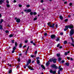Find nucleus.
I'll return each mask as SVG.
<instances>
[{
    "label": "nucleus",
    "instance_id": "25",
    "mask_svg": "<svg viewBox=\"0 0 74 74\" xmlns=\"http://www.w3.org/2000/svg\"><path fill=\"white\" fill-rule=\"evenodd\" d=\"M60 53L57 54V57H60Z\"/></svg>",
    "mask_w": 74,
    "mask_h": 74
},
{
    "label": "nucleus",
    "instance_id": "45",
    "mask_svg": "<svg viewBox=\"0 0 74 74\" xmlns=\"http://www.w3.org/2000/svg\"><path fill=\"white\" fill-rule=\"evenodd\" d=\"M11 41L12 43L14 44V40H12Z\"/></svg>",
    "mask_w": 74,
    "mask_h": 74
},
{
    "label": "nucleus",
    "instance_id": "1",
    "mask_svg": "<svg viewBox=\"0 0 74 74\" xmlns=\"http://www.w3.org/2000/svg\"><path fill=\"white\" fill-rule=\"evenodd\" d=\"M51 66L52 68H54L55 69H58V68L59 70V69H60L62 67V66L60 65L58 68V67L55 64H53L52 65H51Z\"/></svg>",
    "mask_w": 74,
    "mask_h": 74
},
{
    "label": "nucleus",
    "instance_id": "10",
    "mask_svg": "<svg viewBox=\"0 0 74 74\" xmlns=\"http://www.w3.org/2000/svg\"><path fill=\"white\" fill-rule=\"evenodd\" d=\"M49 71L50 73H52L53 74H56V71H53V70H50Z\"/></svg>",
    "mask_w": 74,
    "mask_h": 74
},
{
    "label": "nucleus",
    "instance_id": "4",
    "mask_svg": "<svg viewBox=\"0 0 74 74\" xmlns=\"http://www.w3.org/2000/svg\"><path fill=\"white\" fill-rule=\"evenodd\" d=\"M24 12H25L26 13H28L29 12H32V10L30 9H28V10H25Z\"/></svg>",
    "mask_w": 74,
    "mask_h": 74
},
{
    "label": "nucleus",
    "instance_id": "9",
    "mask_svg": "<svg viewBox=\"0 0 74 74\" xmlns=\"http://www.w3.org/2000/svg\"><path fill=\"white\" fill-rule=\"evenodd\" d=\"M69 29H73L74 28V25L72 24H70L69 25Z\"/></svg>",
    "mask_w": 74,
    "mask_h": 74
},
{
    "label": "nucleus",
    "instance_id": "56",
    "mask_svg": "<svg viewBox=\"0 0 74 74\" xmlns=\"http://www.w3.org/2000/svg\"><path fill=\"white\" fill-rule=\"evenodd\" d=\"M39 59H40V57H38L36 58V59L37 60H38Z\"/></svg>",
    "mask_w": 74,
    "mask_h": 74
},
{
    "label": "nucleus",
    "instance_id": "42",
    "mask_svg": "<svg viewBox=\"0 0 74 74\" xmlns=\"http://www.w3.org/2000/svg\"><path fill=\"white\" fill-rule=\"evenodd\" d=\"M31 58H33L34 57V56L33 55H32L31 56Z\"/></svg>",
    "mask_w": 74,
    "mask_h": 74
},
{
    "label": "nucleus",
    "instance_id": "26",
    "mask_svg": "<svg viewBox=\"0 0 74 74\" xmlns=\"http://www.w3.org/2000/svg\"><path fill=\"white\" fill-rule=\"evenodd\" d=\"M59 40H60V39H59V37L57 38V39H56V41H59Z\"/></svg>",
    "mask_w": 74,
    "mask_h": 74
},
{
    "label": "nucleus",
    "instance_id": "2",
    "mask_svg": "<svg viewBox=\"0 0 74 74\" xmlns=\"http://www.w3.org/2000/svg\"><path fill=\"white\" fill-rule=\"evenodd\" d=\"M50 62H53V63H56V60H57V59L56 58H50L49 59Z\"/></svg>",
    "mask_w": 74,
    "mask_h": 74
},
{
    "label": "nucleus",
    "instance_id": "58",
    "mask_svg": "<svg viewBox=\"0 0 74 74\" xmlns=\"http://www.w3.org/2000/svg\"><path fill=\"white\" fill-rule=\"evenodd\" d=\"M61 62L62 63H63L64 62V60H62L61 61Z\"/></svg>",
    "mask_w": 74,
    "mask_h": 74
},
{
    "label": "nucleus",
    "instance_id": "43",
    "mask_svg": "<svg viewBox=\"0 0 74 74\" xmlns=\"http://www.w3.org/2000/svg\"><path fill=\"white\" fill-rule=\"evenodd\" d=\"M40 2L42 3H44V0H41Z\"/></svg>",
    "mask_w": 74,
    "mask_h": 74
},
{
    "label": "nucleus",
    "instance_id": "51",
    "mask_svg": "<svg viewBox=\"0 0 74 74\" xmlns=\"http://www.w3.org/2000/svg\"><path fill=\"white\" fill-rule=\"evenodd\" d=\"M44 36H47V33H45L44 34Z\"/></svg>",
    "mask_w": 74,
    "mask_h": 74
},
{
    "label": "nucleus",
    "instance_id": "24",
    "mask_svg": "<svg viewBox=\"0 0 74 74\" xmlns=\"http://www.w3.org/2000/svg\"><path fill=\"white\" fill-rule=\"evenodd\" d=\"M15 47H17V46H18V43H17V42H16L15 43Z\"/></svg>",
    "mask_w": 74,
    "mask_h": 74
},
{
    "label": "nucleus",
    "instance_id": "34",
    "mask_svg": "<svg viewBox=\"0 0 74 74\" xmlns=\"http://www.w3.org/2000/svg\"><path fill=\"white\" fill-rule=\"evenodd\" d=\"M27 42H28V40H25L24 41L25 43L26 44H27Z\"/></svg>",
    "mask_w": 74,
    "mask_h": 74
},
{
    "label": "nucleus",
    "instance_id": "35",
    "mask_svg": "<svg viewBox=\"0 0 74 74\" xmlns=\"http://www.w3.org/2000/svg\"><path fill=\"white\" fill-rule=\"evenodd\" d=\"M64 22H67V21H68V19L66 18V19H65L64 20Z\"/></svg>",
    "mask_w": 74,
    "mask_h": 74
},
{
    "label": "nucleus",
    "instance_id": "62",
    "mask_svg": "<svg viewBox=\"0 0 74 74\" xmlns=\"http://www.w3.org/2000/svg\"><path fill=\"white\" fill-rule=\"evenodd\" d=\"M67 59H70V57H67Z\"/></svg>",
    "mask_w": 74,
    "mask_h": 74
},
{
    "label": "nucleus",
    "instance_id": "31",
    "mask_svg": "<svg viewBox=\"0 0 74 74\" xmlns=\"http://www.w3.org/2000/svg\"><path fill=\"white\" fill-rule=\"evenodd\" d=\"M71 38V40H72V42L73 43L74 42V39H73V37H72Z\"/></svg>",
    "mask_w": 74,
    "mask_h": 74
},
{
    "label": "nucleus",
    "instance_id": "23",
    "mask_svg": "<svg viewBox=\"0 0 74 74\" xmlns=\"http://www.w3.org/2000/svg\"><path fill=\"white\" fill-rule=\"evenodd\" d=\"M12 70H10L8 71L9 74H11V73H12Z\"/></svg>",
    "mask_w": 74,
    "mask_h": 74
},
{
    "label": "nucleus",
    "instance_id": "21",
    "mask_svg": "<svg viewBox=\"0 0 74 74\" xmlns=\"http://www.w3.org/2000/svg\"><path fill=\"white\" fill-rule=\"evenodd\" d=\"M6 7H8V8H10V4H6Z\"/></svg>",
    "mask_w": 74,
    "mask_h": 74
},
{
    "label": "nucleus",
    "instance_id": "49",
    "mask_svg": "<svg viewBox=\"0 0 74 74\" xmlns=\"http://www.w3.org/2000/svg\"><path fill=\"white\" fill-rule=\"evenodd\" d=\"M60 35H61V36H62L63 35V32H61L60 33Z\"/></svg>",
    "mask_w": 74,
    "mask_h": 74
},
{
    "label": "nucleus",
    "instance_id": "61",
    "mask_svg": "<svg viewBox=\"0 0 74 74\" xmlns=\"http://www.w3.org/2000/svg\"><path fill=\"white\" fill-rule=\"evenodd\" d=\"M71 17V15H68V18H70Z\"/></svg>",
    "mask_w": 74,
    "mask_h": 74
},
{
    "label": "nucleus",
    "instance_id": "22",
    "mask_svg": "<svg viewBox=\"0 0 74 74\" xmlns=\"http://www.w3.org/2000/svg\"><path fill=\"white\" fill-rule=\"evenodd\" d=\"M3 26L1 25H0V30H3Z\"/></svg>",
    "mask_w": 74,
    "mask_h": 74
},
{
    "label": "nucleus",
    "instance_id": "16",
    "mask_svg": "<svg viewBox=\"0 0 74 74\" xmlns=\"http://www.w3.org/2000/svg\"><path fill=\"white\" fill-rule=\"evenodd\" d=\"M22 43H20L19 45V48H21L22 47Z\"/></svg>",
    "mask_w": 74,
    "mask_h": 74
},
{
    "label": "nucleus",
    "instance_id": "33",
    "mask_svg": "<svg viewBox=\"0 0 74 74\" xmlns=\"http://www.w3.org/2000/svg\"><path fill=\"white\" fill-rule=\"evenodd\" d=\"M13 35L12 34H11L9 35V37H12Z\"/></svg>",
    "mask_w": 74,
    "mask_h": 74
},
{
    "label": "nucleus",
    "instance_id": "64",
    "mask_svg": "<svg viewBox=\"0 0 74 74\" xmlns=\"http://www.w3.org/2000/svg\"><path fill=\"white\" fill-rule=\"evenodd\" d=\"M71 45H72V46H73V47L74 46V44H73V43H72V44H71Z\"/></svg>",
    "mask_w": 74,
    "mask_h": 74
},
{
    "label": "nucleus",
    "instance_id": "55",
    "mask_svg": "<svg viewBox=\"0 0 74 74\" xmlns=\"http://www.w3.org/2000/svg\"><path fill=\"white\" fill-rule=\"evenodd\" d=\"M29 46H28L27 48V49L26 51H28V50H29Z\"/></svg>",
    "mask_w": 74,
    "mask_h": 74
},
{
    "label": "nucleus",
    "instance_id": "20",
    "mask_svg": "<svg viewBox=\"0 0 74 74\" xmlns=\"http://www.w3.org/2000/svg\"><path fill=\"white\" fill-rule=\"evenodd\" d=\"M65 64L67 66H69L70 65V64H69V63L68 62H66L65 63Z\"/></svg>",
    "mask_w": 74,
    "mask_h": 74
},
{
    "label": "nucleus",
    "instance_id": "11",
    "mask_svg": "<svg viewBox=\"0 0 74 74\" xmlns=\"http://www.w3.org/2000/svg\"><path fill=\"white\" fill-rule=\"evenodd\" d=\"M28 68L29 69V70H34V69H33L32 66H27Z\"/></svg>",
    "mask_w": 74,
    "mask_h": 74
},
{
    "label": "nucleus",
    "instance_id": "15",
    "mask_svg": "<svg viewBox=\"0 0 74 74\" xmlns=\"http://www.w3.org/2000/svg\"><path fill=\"white\" fill-rule=\"evenodd\" d=\"M41 67L43 69H44V70H45V66H44V65H41Z\"/></svg>",
    "mask_w": 74,
    "mask_h": 74
},
{
    "label": "nucleus",
    "instance_id": "41",
    "mask_svg": "<svg viewBox=\"0 0 74 74\" xmlns=\"http://www.w3.org/2000/svg\"><path fill=\"white\" fill-rule=\"evenodd\" d=\"M37 51L36 50L35 52V53L34 54L35 55H36V54H37Z\"/></svg>",
    "mask_w": 74,
    "mask_h": 74
},
{
    "label": "nucleus",
    "instance_id": "3",
    "mask_svg": "<svg viewBox=\"0 0 74 74\" xmlns=\"http://www.w3.org/2000/svg\"><path fill=\"white\" fill-rule=\"evenodd\" d=\"M47 25L48 26H49L50 27H52L53 29L55 27V23H53L52 25L51 26V22L47 23Z\"/></svg>",
    "mask_w": 74,
    "mask_h": 74
},
{
    "label": "nucleus",
    "instance_id": "29",
    "mask_svg": "<svg viewBox=\"0 0 74 74\" xmlns=\"http://www.w3.org/2000/svg\"><path fill=\"white\" fill-rule=\"evenodd\" d=\"M67 43V41L65 40L64 42V44H66Z\"/></svg>",
    "mask_w": 74,
    "mask_h": 74
},
{
    "label": "nucleus",
    "instance_id": "44",
    "mask_svg": "<svg viewBox=\"0 0 74 74\" xmlns=\"http://www.w3.org/2000/svg\"><path fill=\"white\" fill-rule=\"evenodd\" d=\"M18 6L19 7H22V5L21 4H19Z\"/></svg>",
    "mask_w": 74,
    "mask_h": 74
},
{
    "label": "nucleus",
    "instance_id": "27",
    "mask_svg": "<svg viewBox=\"0 0 74 74\" xmlns=\"http://www.w3.org/2000/svg\"><path fill=\"white\" fill-rule=\"evenodd\" d=\"M61 60H62V58H61L59 57L58 59V61L59 62V61H60Z\"/></svg>",
    "mask_w": 74,
    "mask_h": 74
},
{
    "label": "nucleus",
    "instance_id": "60",
    "mask_svg": "<svg viewBox=\"0 0 74 74\" xmlns=\"http://www.w3.org/2000/svg\"><path fill=\"white\" fill-rule=\"evenodd\" d=\"M59 48L60 49H62V46H60Z\"/></svg>",
    "mask_w": 74,
    "mask_h": 74
},
{
    "label": "nucleus",
    "instance_id": "32",
    "mask_svg": "<svg viewBox=\"0 0 74 74\" xmlns=\"http://www.w3.org/2000/svg\"><path fill=\"white\" fill-rule=\"evenodd\" d=\"M17 47H13V50H14L15 51V50H16V48Z\"/></svg>",
    "mask_w": 74,
    "mask_h": 74
},
{
    "label": "nucleus",
    "instance_id": "52",
    "mask_svg": "<svg viewBox=\"0 0 74 74\" xmlns=\"http://www.w3.org/2000/svg\"><path fill=\"white\" fill-rule=\"evenodd\" d=\"M59 46H60V44H58L57 45V47H59Z\"/></svg>",
    "mask_w": 74,
    "mask_h": 74
},
{
    "label": "nucleus",
    "instance_id": "36",
    "mask_svg": "<svg viewBox=\"0 0 74 74\" xmlns=\"http://www.w3.org/2000/svg\"><path fill=\"white\" fill-rule=\"evenodd\" d=\"M37 19V18L35 17L34 18V21H36Z\"/></svg>",
    "mask_w": 74,
    "mask_h": 74
},
{
    "label": "nucleus",
    "instance_id": "8",
    "mask_svg": "<svg viewBox=\"0 0 74 74\" xmlns=\"http://www.w3.org/2000/svg\"><path fill=\"white\" fill-rule=\"evenodd\" d=\"M30 15L31 16H32L33 15H37V12H30Z\"/></svg>",
    "mask_w": 74,
    "mask_h": 74
},
{
    "label": "nucleus",
    "instance_id": "38",
    "mask_svg": "<svg viewBox=\"0 0 74 74\" xmlns=\"http://www.w3.org/2000/svg\"><path fill=\"white\" fill-rule=\"evenodd\" d=\"M26 7L27 8H29V7H30V5H26Z\"/></svg>",
    "mask_w": 74,
    "mask_h": 74
},
{
    "label": "nucleus",
    "instance_id": "5",
    "mask_svg": "<svg viewBox=\"0 0 74 74\" xmlns=\"http://www.w3.org/2000/svg\"><path fill=\"white\" fill-rule=\"evenodd\" d=\"M31 63V59H29V60L28 61L27 63V64L25 65V66L27 67V66H29V64H30Z\"/></svg>",
    "mask_w": 74,
    "mask_h": 74
},
{
    "label": "nucleus",
    "instance_id": "54",
    "mask_svg": "<svg viewBox=\"0 0 74 74\" xmlns=\"http://www.w3.org/2000/svg\"><path fill=\"white\" fill-rule=\"evenodd\" d=\"M58 26V25H57V24H56V28H57Z\"/></svg>",
    "mask_w": 74,
    "mask_h": 74
},
{
    "label": "nucleus",
    "instance_id": "47",
    "mask_svg": "<svg viewBox=\"0 0 74 74\" xmlns=\"http://www.w3.org/2000/svg\"><path fill=\"white\" fill-rule=\"evenodd\" d=\"M14 52H15V50H13L12 51V53H14Z\"/></svg>",
    "mask_w": 74,
    "mask_h": 74
},
{
    "label": "nucleus",
    "instance_id": "63",
    "mask_svg": "<svg viewBox=\"0 0 74 74\" xmlns=\"http://www.w3.org/2000/svg\"><path fill=\"white\" fill-rule=\"evenodd\" d=\"M30 42H31V44H33V41H30Z\"/></svg>",
    "mask_w": 74,
    "mask_h": 74
},
{
    "label": "nucleus",
    "instance_id": "19",
    "mask_svg": "<svg viewBox=\"0 0 74 74\" xmlns=\"http://www.w3.org/2000/svg\"><path fill=\"white\" fill-rule=\"evenodd\" d=\"M63 17V16H59L60 19L61 20H62Z\"/></svg>",
    "mask_w": 74,
    "mask_h": 74
},
{
    "label": "nucleus",
    "instance_id": "53",
    "mask_svg": "<svg viewBox=\"0 0 74 74\" xmlns=\"http://www.w3.org/2000/svg\"><path fill=\"white\" fill-rule=\"evenodd\" d=\"M67 30V29L66 28L64 29V31H66Z\"/></svg>",
    "mask_w": 74,
    "mask_h": 74
},
{
    "label": "nucleus",
    "instance_id": "50",
    "mask_svg": "<svg viewBox=\"0 0 74 74\" xmlns=\"http://www.w3.org/2000/svg\"><path fill=\"white\" fill-rule=\"evenodd\" d=\"M67 54H68V53L67 52H65L64 53L65 55H67Z\"/></svg>",
    "mask_w": 74,
    "mask_h": 74
},
{
    "label": "nucleus",
    "instance_id": "30",
    "mask_svg": "<svg viewBox=\"0 0 74 74\" xmlns=\"http://www.w3.org/2000/svg\"><path fill=\"white\" fill-rule=\"evenodd\" d=\"M18 61L19 62H20L21 61V59H20V57H19V58H18Z\"/></svg>",
    "mask_w": 74,
    "mask_h": 74
},
{
    "label": "nucleus",
    "instance_id": "48",
    "mask_svg": "<svg viewBox=\"0 0 74 74\" xmlns=\"http://www.w3.org/2000/svg\"><path fill=\"white\" fill-rule=\"evenodd\" d=\"M60 71L59 70L58 72V74H60Z\"/></svg>",
    "mask_w": 74,
    "mask_h": 74
},
{
    "label": "nucleus",
    "instance_id": "28",
    "mask_svg": "<svg viewBox=\"0 0 74 74\" xmlns=\"http://www.w3.org/2000/svg\"><path fill=\"white\" fill-rule=\"evenodd\" d=\"M59 69H60L59 70L60 71H62V70H63V69L62 68H60Z\"/></svg>",
    "mask_w": 74,
    "mask_h": 74
},
{
    "label": "nucleus",
    "instance_id": "40",
    "mask_svg": "<svg viewBox=\"0 0 74 74\" xmlns=\"http://www.w3.org/2000/svg\"><path fill=\"white\" fill-rule=\"evenodd\" d=\"M6 2L8 4H9V1H8V0H7L6 1Z\"/></svg>",
    "mask_w": 74,
    "mask_h": 74
},
{
    "label": "nucleus",
    "instance_id": "12",
    "mask_svg": "<svg viewBox=\"0 0 74 74\" xmlns=\"http://www.w3.org/2000/svg\"><path fill=\"white\" fill-rule=\"evenodd\" d=\"M49 62H50V60H49V61H48L47 62L46 64V65L47 67H48V66H49Z\"/></svg>",
    "mask_w": 74,
    "mask_h": 74
},
{
    "label": "nucleus",
    "instance_id": "39",
    "mask_svg": "<svg viewBox=\"0 0 74 74\" xmlns=\"http://www.w3.org/2000/svg\"><path fill=\"white\" fill-rule=\"evenodd\" d=\"M22 53H19V56H22Z\"/></svg>",
    "mask_w": 74,
    "mask_h": 74
},
{
    "label": "nucleus",
    "instance_id": "13",
    "mask_svg": "<svg viewBox=\"0 0 74 74\" xmlns=\"http://www.w3.org/2000/svg\"><path fill=\"white\" fill-rule=\"evenodd\" d=\"M16 22L17 23H20L21 22V20L19 18H18L16 20Z\"/></svg>",
    "mask_w": 74,
    "mask_h": 74
},
{
    "label": "nucleus",
    "instance_id": "14",
    "mask_svg": "<svg viewBox=\"0 0 74 74\" xmlns=\"http://www.w3.org/2000/svg\"><path fill=\"white\" fill-rule=\"evenodd\" d=\"M3 3H4V1H3V0H0V5H2Z\"/></svg>",
    "mask_w": 74,
    "mask_h": 74
},
{
    "label": "nucleus",
    "instance_id": "6",
    "mask_svg": "<svg viewBox=\"0 0 74 74\" xmlns=\"http://www.w3.org/2000/svg\"><path fill=\"white\" fill-rule=\"evenodd\" d=\"M74 29H71V31L70 32V36H71L73 34H74Z\"/></svg>",
    "mask_w": 74,
    "mask_h": 74
},
{
    "label": "nucleus",
    "instance_id": "59",
    "mask_svg": "<svg viewBox=\"0 0 74 74\" xmlns=\"http://www.w3.org/2000/svg\"><path fill=\"white\" fill-rule=\"evenodd\" d=\"M26 45H24V46H23V48H26Z\"/></svg>",
    "mask_w": 74,
    "mask_h": 74
},
{
    "label": "nucleus",
    "instance_id": "57",
    "mask_svg": "<svg viewBox=\"0 0 74 74\" xmlns=\"http://www.w3.org/2000/svg\"><path fill=\"white\" fill-rule=\"evenodd\" d=\"M32 44L34 45V46H36V44L35 43H33Z\"/></svg>",
    "mask_w": 74,
    "mask_h": 74
},
{
    "label": "nucleus",
    "instance_id": "46",
    "mask_svg": "<svg viewBox=\"0 0 74 74\" xmlns=\"http://www.w3.org/2000/svg\"><path fill=\"white\" fill-rule=\"evenodd\" d=\"M73 5V3H69V6H71Z\"/></svg>",
    "mask_w": 74,
    "mask_h": 74
},
{
    "label": "nucleus",
    "instance_id": "37",
    "mask_svg": "<svg viewBox=\"0 0 74 74\" xmlns=\"http://www.w3.org/2000/svg\"><path fill=\"white\" fill-rule=\"evenodd\" d=\"M6 33H9V31L8 30H6L5 31Z\"/></svg>",
    "mask_w": 74,
    "mask_h": 74
},
{
    "label": "nucleus",
    "instance_id": "18",
    "mask_svg": "<svg viewBox=\"0 0 74 74\" xmlns=\"http://www.w3.org/2000/svg\"><path fill=\"white\" fill-rule=\"evenodd\" d=\"M65 27L67 30H68L69 28V25L65 26Z\"/></svg>",
    "mask_w": 74,
    "mask_h": 74
},
{
    "label": "nucleus",
    "instance_id": "17",
    "mask_svg": "<svg viewBox=\"0 0 74 74\" xmlns=\"http://www.w3.org/2000/svg\"><path fill=\"white\" fill-rule=\"evenodd\" d=\"M36 63L38 64H40V61L39 60H36Z\"/></svg>",
    "mask_w": 74,
    "mask_h": 74
},
{
    "label": "nucleus",
    "instance_id": "7",
    "mask_svg": "<svg viewBox=\"0 0 74 74\" xmlns=\"http://www.w3.org/2000/svg\"><path fill=\"white\" fill-rule=\"evenodd\" d=\"M51 39H55L56 38V35L55 34H52L51 36Z\"/></svg>",
    "mask_w": 74,
    "mask_h": 74
}]
</instances>
